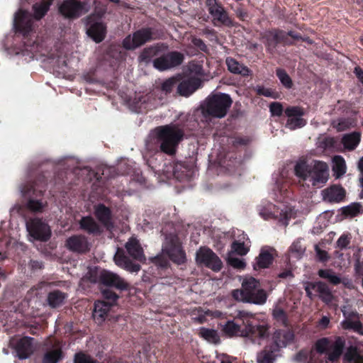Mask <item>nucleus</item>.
<instances>
[{"mask_svg": "<svg viewBox=\"0 0 363 363\" xmlns=\"http://www.w3.org/2000/svg\"><path fill=\"white\" fill-rule=\"evenodd\" d=\"M304 287L307 296L310 298L313 297L312 290H315L319 294L320 298L327 304L330 303L333 299V296L330 290L323 282H306Z\"/></svg>", "mask_w": 363, "mask_h": 363, "instance_id": "2eb2a0df", "label": "nucleus"}, {"mask_svg": "<svg viewBox=\"0 0 363 363\" xmlns=\"http://www.w3.org/2000/svg\"><path fill=\"white\" fill-rule=\"evenodd\" d=\"M199 335L206 341L217 344L220 342V337L216 330L201 328L199 332Z\"/></svg>", "mask_w": 363, "mask_h": 363, "instance_id": "58836bf2", "label": "nucleus"}, {"mask_svg": "<svg viewBox=\"0 0 363 363\" xmlns=\"http://www.w3.org/2000/svg\"><path fill=\"white\" fill-rule=\"evenodd\" d=\"M10 344L15 347L17 356L19 359H27L33 352V338L31 337H24L19 339L18 342L12 339Z\"/></svg>", "mask_w": 363, "mask_h": 363, "instance_id": "f3484780", "label": "nucleus"}, {"mask_svg": "<svg viewBox=\"0 0 363 363\" xmlns=\"http://www.w3.org/2000/svg\"><path fill=\"white\" fill-rule=\"evenodd\" d=\"M65 298V294L59 291H54L49 294L48 301L50 306L57 307L63 303Z\"/></svg>", "mask_w": 363, "mask_h": 363, "instance_id": "a19ab883", "label": "nucleus"}, {"mask_svg": "<svg viewBox=\"0 0 363 363\" xmlns=\"http://www.w3.org/2000/svg\"><path fill=\"white\" fill-rule=\"evenodd\" d=\"M240 280L241 289L232 291V296L236 301L255 305H263L266 303L267 294L260 288L258 280L252 277H245Z\"/></svg>", "mask_w": 363, "mask_h": 363, "instance_id": "f03ea898", "label": "nucleus"}, {"mask_svg": "<svg viewBox=\"0 0 363 363\" xmlns=\"http://www.w3.org/2000/svg\"><path fill=\"white\" fill-rule=\"evenodd\" d=\"M295 212L294 209L289 208V211H286L284 213L281 211V213H279L280 218L279 221L284 225H288V220L292 217H294Z\"/></svg>", "mask_w": 363, "mask_h": 363, "instance_id": "864d4df0", "label": "nucleus"}, {"mask_svg": "<svg viewBox=\"0 0 363 363\" xmlns=\"http://www.w3.org/2000/svg\"><path fill=\"white\" fill-rule=\"evenodd\" d=\"M350 243V238L347 235H342L337 241L338 247L345 248Z\"/></svg>", "mask_w": 363, "mask_h": 363, "instance_id": "052dcab7", "label": "nucleus"}, {"mask_svg": "<svg viewBox=\"0 0 363 363\" xmlns=\"http://www.w3.org/2000/svg\"><path fill=\"white\" fill-rule=\"evenodd\" d=\"M74 363H95L91 358L82 353H79L75 355Z\"/></svg>", "mask_w": 363, "mask_h": 363, "instance_id": "4d7b16f0", "label": "nucleus"}, {"mask_svg": "<svg viewBox=\"0 0 363 363\" xmlns=\"http://www.w3.org/2000/svg\"><path fill=\"white\" fill-rule=\"evenodd\" d=\"M225 62L228 70L233 74H238L243 77H247L250 75L252 73L247 67L239 63L238 61L231 57H228Z\"/></svg>", "mask_w": 363, "mask_h": 363, "instance_id": "cd10ccee", "label": "nucleus"}, {"mask_svg": "<svg viewBox=\"0 0 363 363\" xmlns=\"http://www.w3.org/2000/svg\"><path fill=\"white\" fill-rule=\"evenodd\" d=\"M53 0H43L40 3L33 5V16L37 20L42 18L49 10Z\"/></svg>", "mask_w": 363, "mask_h": 363, "instance_id": "72a5a7b5", "label": "nucleus"}, {"mask_svg": "<svg viewBox=\"0 0 363 363\" xmlns=\"http://www.w3.org/2000/svg\"><path fill=\"white\" fill-rule=\"evenodd\" d=\"M62 357V351L59 347L46 351L43 358V363H57Z\"/></svg>", "mask_w": 363, "mask_h": 363, "instance_id": "f704fd0d", "label": "nucleus"}, {"mask_svg": "<svg viewBox=\"0 0 363 363\" xmlns=\"http://www.w3.org/2000/svg\"><path fill=\"white\" fill-rule=\"evenodd\" d=\"M27 230L34 240L46 241L51 235L50 226L39 218L30 219L26 223Z\"/></svg>", "mask_w": 363, "mask_h": 363, "instance_id": "1a4fd4ad", "label": "nucleus"}, {"mask_svg": "<svg viewBox=\"0 0 363 363\" xmlns=\"http://www.w3.org/2000/svg\"><path fill=\"white\" fill-rule=\"evenodd\" d=\"M345 359L350 363H363V357L357 355L354 350L347 352L345 355Z\"/></svg>", "mask_w": 363, "mask_h": 363, "instance_id": "3c124183", "label": "nucleus"}, {"mask_svg": "<svg viewBox=\"0 0 363 363\" xmlns=\"http://www.w3.org/2000/svg\"><path fill=\"white\" fill-rule=\"evenodd\" d=\"M201 86V81L197 78H191L182 82L177 87V92L184 96H189Z\"/></svg>", "mask_w": 363, "mask_h": 363, "instance_id": "b1692460", "label": "nucleus"}, {"mask_svg": "<svg viewBox=\"0 0 363 363\" xmlns=\"http://www.w3.org/2000/svg\"><path fill=\"white\" fill-rule=\"evenodd\" d=\"M150 29H142L129 35L123 41V46L126 50H135L152 39Z\"/></svg>", "mask_w": 363, "mask_h": 363, "instance_id": "9d476101", "label": "nucleus"}, {"mask_svg": "<svg viewBox=\"0 0 363 363\" xmlns=\"http://www.w3.org/2000/svg\"><path fill=\"white\" fill-rule=\"evenodd\" d=\"M256 91L258 94L263 95L267 97L277 98V96L275 95L269 89L264 88L263 86H257L256 88Z\"/></svg>", "mask_w": 363, "mask_h": 363, "instance_id": "13d9d810", "label": "nucleus"}, {"mask_svg": "<svg viewBox=\"0 0 363 363\" xmlns=\"http://www.w3.org/2000/svg\"><path fill=\"white\" fill-rule=\"evenodd\" d=\"M269 325L262 322L255 324L252 321H247L245 324L243 337H250L255 343L262 345L269 337Z\"/></svg>", "mask_w": 363, "mask_h": 363, "instance_id": "423d86ee", "label": "nucleus"}, {"mask_svg": "<svg viewBox=\"0 0 363 363\" xmlns=\"http://www.w3.org/2000/svg\"><path fill=\"white\" fill-rule=\"evenodd\" d=\"M330 319L327 316H323L319 321L318 325L322 328H326L329 325Z\"/></svg>", "mask_w": 363, "mask_h": 363, "instance_id": "0e129e2a", "label": "nucleus"}, {"mask_svg": "<svg viewBox=\"0 0 363 363\" xmlns=\"http://www.w3.org/2000/svg\"><path fill=\"white\" fill-rule=\"evenodd\" d=\"M232 104V100L228 94H217L209 97L203 112L216 118H223Z\"/></svg>", "mask_w": 363, "mask_h": 363, "instance_id": "20e7f679", "label": "nucleus"}, {"mask_svg": "<svg viewBox=\"0 0 363 363\" xmlns=\"http://www.w3.org/2000/svg\"><path fill=\"white\" fill-rule=\"evenodd\" d=\"M358 169L361 172V177L359 178V182L361 186L363 187V157L359 160L358 162Z\"/></svg>", "mask_w": 363, "mask_h": 363, "instance_id": "69168bd1", "label": "nucleus"}, {"mask_svg": "<svg viewBox=\"0 0 363 363\" xmlns=\"http://www.w3.org/2000/svg\"><path fill=\"white\" fill-rule=\"evenodd\" d=\"M207 6L209 13L212 15L213 20L221 24L229 25L231 23L226 12L223 8L218 5L216 0H207Z\"/></svg>", "mask_w": 363, "mask_h": 363, "instance_id": "6ab92c4d", "label": "nucleus"}, {"mask_svg": "<svg viewBox=\"0 0 363 363\" xmlns=\"http://www.w3.org/2000/svg\"><path fill=\"white\" fill-rule=\"evenodd\" d=\"M285 114L288 117L286 127L290 130L302 128L306 123V121L302 118L304 111L298 106L287 108L285 110Z\"/></svg>", "mask_w": 363, "mask_h": 363, "instance_id": "4468645a", "label": "nucleus"}, {"mask_svg": "<svg viewBox=\"0 0 363 363\" xmlns=\"http://www.w3.org/2000/svg\"><path fill=\"white\" fill-rule=\"evenodd\" d=\"M110 307V304L104 301L95 303L93 317L97 323L101 324L105 320Z\"/></svg>", "mask_w": 363, "mask_h": 363, "instance_id": "bb28decb", "label": "nucleus"}, {"mask_svg": "<svg viewBox=\"0 0 363 363\" xmlns=\"http://www.w3.org/2000/svg\"><path fill=\"white\" fill-rule=\"evenodd\" d=\"M318 274L320 277L328 279L334 285H337L341 281L340 278L331 269H320Z\"/></svg>", "mask_w": 363, "mask_h": 363, "instance_id": "79ce46f5", "label": "nucleus"}, {"mask_svg": "<svg viewBox=\"0 0 363 363\" xmlns=\"http://www.w3.org/2000/svg\"><path fill=\"white\" fill-rule=\"evenodd\" d=\"M345 319L341 322V326L345 330H352L363 335V327L357 312L350 311L347 306L342 308Z\"/></svg>", "mask_w": 363, "mask_h": 363, "instance_id": "ddd939ff", "label": "nucleus"}, {"mask_svg": "<svg viewBox=\"0 0 363 363\" xmlns=\"http://www.w3.org/2000/svg\"><path fill=\"white\" fill-rule=\"evenodd\" d=\"M66 245L72 251L84 252L89 250V243L83 236H72L67 240Z\"/></svg>", "mask_w": 363, "mask_h": 363, "instance_id": "393cba45", "label": "nucleus"}, {"mask_svg": "<svg viewBox=\"0 0 363 363\" xmlns=\"http://www.w3.org/2000/svg\"><path fill=\"white\" fill-rule=\"evenodd\" d=\"M196 262L198 264L204 265L216 272L220 271L222 268L220 258L206 247H201L196 252Z\"/></svg>", "mask_w": 363, "mask_h": 363, "instance_id": "6e6552de", "label": "nucleus"}, {"mask_svg": "<svg viewBox=\"0 0 363 363\" xmlns=\"http://www.w3.org/2000/svg\"><path fill=\"white\" fill-rule=\"evenodd\" d=\"M248 247L245 246L242 242L235 241L232 244V251L230 252H233V255H234V253H237L240 255H245L248 252Z\"/></svg>", "mask_w": 363, "mask_h": 363, "instance_id": "49530a36", "label": "nucleus"}, {"mask_svg": "<svg viewBox=\"0 0 363 363\" xmlns=\"http://www.w3.org/2000/svg\"><path fill=\"white\" fill-rule=\"evenodd\" d=\"M106 32V28L101 22L91 24L86 31L88 35L96 43H100L104 39Z\"/></svg>", "mask_w": 363, "mask_h": 363, "instance_id": "a878e982", "label": "nucleus"}, {"mask_svg": "<svg viewBox=\"0 0 363 363\" xmlns=\"http://www.w3.org/2000/svg\"><path fill=\"white\" fill-rule=\"evenodd\" d=\"M283 34L282 31H272L269 32V38H272L276 42H278L282 38Z\"/></svg>", "mask_w": 363, "mask_h": 363, "instance_id": "680f3d73", "label": "nucleus"}, {"mask_svg": "<svg viewBox=\"0 0 363 363\" xmlns=\"http://www.w3.org/2000/svg\"><path fill=\"white\" fill-rule=\"evenodd\" d=\"M315 251L316 254V257L320 262H326L329 259L330 256L328 252L324 250L320 245H315Z\"/></svg>", "mask_w": 363, "mask_h": 363, "instance_id": "8fccbe9b", "label": "nucleus"}, {"mask_svg": "<svg viewBox=\"0 0 363 363\" xmlns=\"http://www.w3.org/2000/svg\"><path fill=\"white\" fill-rule=\"evenodd\" d=\"M228 263L236 269H244L245 263L242 259L238 258L233 255V252H229L228 255Z\"/></svg>", "mask_w": 363, "mask_h": 363, "instance_id": "c03bdc74", "label": "nucleus"}, {"mask_svg": "<svg viewBox=\"0 0 363 363\" xmlns=\"http://www.w3.org/2000/svg\"><path fill=\"white\" fill-rule=\"evenodd\" d=\"M333 127L337 131H344L356 125V121L353 118H338L332 123Z\"/></svg>", "mask_w": 363, "mask_h": 363, "instance_id": "e433bc0d", "label": "nucleus"}, {"mask_svg": "<svg viewBox=\"0 0 363 363\" xmlns=\"http://www.w3.org/2000/svg\"><path fill=\"white\" fill-rule=\"evenodd\" d=\"M222 331L228 337H243L242 333L244 329H241L240 325L235 323L233 320H228L222 325Z\"/></svg>", "mask_w": 363, "mask_h": 363, "instance_id": "2f4dec72", "label": "nucleus"}, {"mask_svg": "<svg viewBox=\"0 0 363 363\" xmlns=\"http://www.w3.org/2000/svg\"><path fill=\"white\" fill-rule=\"evenodd\" d=\"M296 175L303 180H309L317 188L322 187L329 179V167L326 162L315 160L311 164L298 162L294 168Z\"/></svg>", "mask_w": 363, "mask_h": 363, "instance_id": "f257e3e1", "label": "nucleus"}, {"mask_svg": "<svg viewBox=\"0 0 363 363\" xmlns=\"http://www.w3.org/2000/svg\"><path fill=\"white\" fill-rule=\"evenodd\" d=\"M272 255L269 252V250L262 248L259 256L257 257L254 269H257L267 268L272 263Z\"/></svg>", "mask_w": 363, "mask_h": 363, "instance_id": "c85d7f7f", "label": "nucleus"}, {"mask_svg": "<svg viewBox=\"0 0 363 363\" xmlns=\"http://www.w3.org/2000/svg\"><path fill=\"white\" fill-rule=\"evenodd\" d=\"M157 50L155 48L145 49L140 54L139 58L141 62H147L152 57L156 55Z\"/></svg>", "mask_w": 363, "mask_h": 363, "instance_id": "09e8293b", "label": "nucleus"}, {"mask_svg": "<svg viewBox=\"0 0 363 363\" xmlns=\"http://www.w3.org/2000/svg\"><path fill=\"white\" fill-rule=\"evenodd\" d=\"M258 211L259 216L264 220H269L278 216L279 209L270 203L259 205Z\"/></svg>", "mask_w": 363, "mask_h": 363, "instance_id": "473e14b6", "label": "nucleus"}, {"mask_svg": "<svg viewBox=\"0 0 363 363\" xmlns=\"http://www.w3.org/2000/svg\"><path fill=\"white\" fill-rule=\"evenodd\" d=\"M306 247L300 240L294 241L290 247L291 253L296 258H300L305 252Z\"/></svg>", "mask_w": 363, "mask_h": 363, "instance_id": "37998d69", "label": "nucleus"}, {"mask_svg": "<svg viewBox=\"0 0 363 363\" xmlns=\"http://www.w3.org/2000/svg\"><path fill=\"white\" fill-rule=\"evenodd\" d=\"M81 228L87 231L89 233H99V226L95 220L89 216L84 217L80 221Z\"/></svg>", "mask_w": 363, "mask_h": 363, "instance_id": "4c0bfd02", "label": "nucleus"}, {"mask_svg": "<svg viewBox=\"0 0 363 363\" xmlns=\"http://www.w3.org/2000/svg\"><path fill=\"white\" fill-rule=\"evenodd\" d=\"M28 207L33 211H39L43 209V205L38 201L30 200L28 203Z\"/></svg>", "mask_w": 363, "mask_h": 363, "instance_id": "bf43d9fd", "label": "nucleus"}, {"mask_svg": "<svg viewBox=\"0 0 363 363\" xmlns=\"http://www.w3.org/2000/svg\"><path fill=\"white\" fill-rule=\"evenodd\" d=\"M58 10L65 18H76L88 12L89 6L85 1L65 0L59 4Z\"/></svg>", "mask_w": 363, "mask_h": 363, "instance_id": "0eeeda50", "label": "nucleus"}, {"mask_svg": "<svg viewBox=\"0 0 363 363\" xmlns=\"http://www.w3.org/2000/svg\"><path fill=\"white\" fill-rule=\"evenodd\" d=\"M104 296L106 298L112 300L113 301L118 298V296L115 294L109 291H104Z\"/></svg>", "mask_w": 363, "mask_h": 363, "instance_id": "338daca9", "label": "nucleus"}, {"mask_svg": "<svg viewBox=\"0 0 363 363\" xmlns=\"http://www.w3.org/2000/svg\"><path fill=\"white\" fill-rule=\"evenodd\" d=\"M345 347V340L338 337L331 341L328 338L318 340L315 343V350L318 352L328 354L326 363H334L341 355Z\"/></svg>", "mask_w": 363, "mask_h": 363, "instance_id": "39448f33", "label": "nucleus"}, {"mask_svg": "<svg viewBox=\"0 0 363 363\" xmlns=\"http://www.w3.org/2000/svg\"><path fill=\"white\" fill-rule=\"evenodd\" d=\"M192 43L194 46L197 47L201 50H205L206 48V45L202 42V40L199 38H194L192 39Z\"/></svg>", "mask_w": 363, "mask_h": 363, "instance_id": "e2e57ef3", "label": "nucleus"}, {"mask_svg": "<svg viewBox=\"0 0 363 363\" xmlns=\"http://www.w3.org/2000/svg\"><path fill=\"white\" fill-rule=\"evenodd\" d=\"M95 214L98 219L107 228L110 227V211L103 205H99L95 208Z\"/></svg>", "mask_w": 363, "mask_h": 363, "instance_id": "c9c22d12", "label": "nucleus"}, {"mask_svg": "<svg viewBox=\"0 0 363 363\" xmlns=\"http://www.w3.org/2000/svg\"><path fill=\"white\" fill-rule=\"evenodd\" d=\"M114 262L118 267L130 272H138L140 269V265L131 262L120 249L117 250L114 255Z\"/></svg>", "mask_w": 363, "mask_h": 363, "instance_id": "4be33fe9", "label": "nucleus"}, {"mask_svg": "<svg viewBox=\"0 0 363 363\" xmlns=\"http://www.w3.org/2000/svg\"><path fill=\"white\" fill-rule=\"evenodd\" d=\"M332 169L333 176L338 179L342 177L347 172V165L345 159L340 155L335 156L332 160Z\"/></svg>", "mask_w": 363, "mask_h": 363, "instance_id": "7c9ffc66", "label": "nucleus"}, {"mask_svg": "<svg viewBox=\"0 0 363 363\" xmlns=\"http://www.w3.org/2000/svg\"><path fill=\"white\" fill-rule=\"evenodd\" d=\"M272 115L279 116L283 112L282 105L279 102H273L269 106Z\"/></svg>", "mask_w": 363, "mask_h": 363, "instance_id": "6e6d98bb", "label": "nucleus"}, {"mask_svg": "<svg viewBox=\"0 0 363 363\" xmlns=\"http://www.w3.org/2000/svg\"><path fill=\"white\" fill-rule=\"evenodd\" d=\"M294 340V334L289 330H279L274 332L272 336L273 348L278 351L280 348L286 347Z\"/></svg>", "mask_w": 363, "mask_h": 363, "instance_id": "aec40b11", "label": "nucleus"}, {"mask_svg": "<svg viewBox=\"0 0 363 363\" xmlns=\"http://www.w3.org/2000/svg\"><path fill=\"white\" fill-rule=\"evenodd\" d=\"M13 24L16 30L23 35L28 34L32 30L33 23L28 12L20 10L14 17Z\"/></svg>", "mask_w": 363, "mask_h": 363, "instance_id": "a211bd4d", "label": "nucleus"}, {"mask_svg": "<svg viewBox=\"0 0 363 363\" xmlns=\"http://www.w3.org/2000/svg\"><path fill=\"white\" fill-rule=\"evenodd\" d=\"M177 80L176 78L172 77L164 81L162 84V89L165 93L172 91L173 88L177 84Z\"/></svg>", "mask_w": 363, "mask_h": 363, "instance_id": "603ef678", "label": "nucleus"}, {"mask_svg": "<svg viewBox=\"0 0 363 363\" xmlns=\"http://www.w3.org/2000/svg\"><path fill=\"white\" fill-rule=\"evenodd\" d=\"M361 211V206L359 203H352L342 208V213L347 216L354 217Z\"/></svg>", "mask_w": 363, "mask_h": 363, "instance_id": "a18cd8bd", "label": "nucleus"}, {"mask_svg": "<svg viewBox=\"0 0 363 363\" xmlns=\"http://www.w3.org/2000/svg\"><path fill=\"white\" fill-rule=\"evenodd\" d=\"M360 140L361 134L359 132H353L344 135L342 138V143L345 149L347 150H353L357 147Z\"/></svg>", "mask_w": 363, "mask_h": 363, "instance_id": "c756f323", "label": "nucleus"}, {"mask_svg": "<svg viewBox=\"0 0 363 363\" xmlns=\"http://www.w3.org/2000/svg\"><path fill=\"white\" fill-rule=\"evenodd\" d=\"M273 348L272 350H264L262 352L257 354V360L258 363H274L276 359V354Z\"/></svg>", "mask_w": 363, "mask_h": 363, "instance_id": "ea45409f", "label": "nucleus"}, {"mask_svg": "<svg viewBox=\"0 0 363 363\" xmlns=\"http://www.w3.org/2000/svg\"><path fill=\"white\" fill-rule=\"evenodd\" d=\"M273 316L277 320L283 324H286V317L284 311L280 308H275L273 310Z\"/></svg>", "mask_w": 363, "mask_h": 363, "instance_id": "5fc2aeb1", "label": "nucleus"}, {"mask_svg": "<svg viewBox=\"0 0 363 363\" xmlns=\"http://www.w3.org/2000/svg\"><path fill=\"white\" fill-rule=\"evenodd\" d=\"M162 254L167 255L176 263L181 264L185 261V253L182 250L180 243L176 237L167 238L162 248Z\"/></svg>", "mask_w": 363, "mask_h": 363, "instance_id": "9b49d317", "label": "nucleus"}, {"mask_svg": "<svg viewBox=\"0 0 363 363\" xmlns=\"http://www.w3.org/2000/svg\"><path fill=\"white\" fill-rule=\"evenodd\" d=\"M153 133L160 144L161 150L169 155L174 154L184 135L182 130L175 125L160 126L155 129Z\"/></svg>", "mask_w": 363, "mask_h": 363, "instance_id": "7ed1b4c3", "label": "nucleus"}, {"mask_svg": "<svg viewBox=\"0 0 363 363\" xmlns=\"http://www.w3.org/2000/svg\"><path fill=\"white\" fill-rule=\"evenodd\" d=\"M100 281L106 285L114 286L121 290L128 289L129 284L116 274L103 270L99 274Z\"/></svg>", "mask_w": 363, "mask_h": 363, "instance_id": "dca6fc26", "label": "nucleus"}, {"mask_svg": "<svg viewBox=\"0 0 363 363\" xmlns=\"http://www.w3.org/2000/svg\"><path fill=\"white\" fill-rule=\"evenodd\" d=\"M322 195L325 201L330 202H340L344 199L345 191L342 187L334 185L324 189L322 191Z\"/></svg>", "mask_w": 363, "mask_h": 363, "instance_id": "5701e85b", "label": "nucleus"}, {"mask_svg": "<svg viewBox=\"0 0 363 363\" xmlns=\"http://www.w3.org/2000/svg\"><path fill=\"white\" fill-rule=\"evenodd\" d=\"M354 72L358 77V78L362 81L363 83V71L359 68H355Z\"/></svg>", "mask_w": 363, "mask_h": 363, "instance_id": "774afa93", "label": "nucleus"}, {"mask_svg": "<svg viewBox=\"0 0 363 363\" xmlns=\"http://www.w3.org/2000/svg\"><path fill=\"white\" fill-rule=\"evenodd\" d=\"M125 249L130 257L141 262L145 261V256L139 241L134 237L130 238L126 242Z\"/></svg>", "mask_w": 363, "mask_h": 363, "instance_id": "412c9836", "label": "nucleus"}, {"mask_svg": "<svg viewBox=\"0 0 363 363\" xmlns=\"http://www.w3.org/2000/svg\"><path fill=\"white\" fill-rule=\"evenodd\" d=\"M183 59V55L180 52H172L155 59L153 65L157 69L163 71L180 65Z\"/></svg>", "mask_w": 363, "mask_h": 363, "instance_id": "f8f14e48", "label": "nucleus"}, {"mask_svg": "<svg viewBox=\"0 0 363 363\" xmlns=\"http://www.w3.org/2000/svg\"><path fill=\"white\" fill-rule=\"evenodd\" d=\"M277 74L281 82V84L286 88H291L292 86V81L288 74L282 69H278Z\"/></svg>", "mask_w": 363, "mask_h": 363, "instance_id": "de8ad7c7", "label": "nucleus"}]
</instances>
